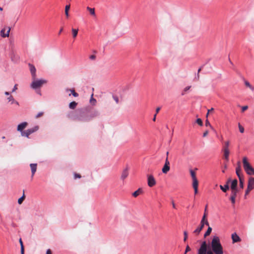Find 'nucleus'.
I'll use <instances>...</instances> for the list:
<instances>
[{
  "label": "nucleus",
  "mask_w": 254,
  "mask_h": 254,
  "mask_svg": "<svg viewBox=\"0 0 254 254\" xmlns=\"http://www.w3.org/2000/svg\"><path fill=\"white\" fill-rule=\"evenodd\" d=\"M211 251L213 254H223V247L218 236H214L211 243Z\"/></svg>",
  "instance_id": "obj_1"
},
{
  "label": "nucleus",
  "mask_w": 254,
  "mask_h": 254,
  "mask_svg": "<svg viewBox=\"0 0 254 254\" xmlns=\"http://www.w3.org/2000/svg\"><path fill=\"white\" fill-rule=\"evenodd\" d=\"M93 117V116H91L89 115L86 110L81 109L78 111L75 117V120L81 122H86L89 121Z\"/></svg>",
  "instance_id": "obj_2"
},
{
  "label": "nucleus",
  "mask_w": 254,
  "mask_h": 254,
  "mask_svg": "<svg viewBox=\"0 0 254 254\" xmlns=\"http://www.w3.org/2000/svg\"><path fill=\"white\" fill-rule=\"evenodd\" d=\"M243 164L245 171L249 175H254V168L248 161L247 158L244 157L243 158Z\"/></svg>",
  "instance_id": "obj_3"
},
{
  "label": "nucleus",
  "mask_w": 254,
  "mask_h": 254,
  "mask_svg": "<svg viewBox=\"0 0 254 254\" xmlns=\"http://www.w3.org/2000/svg\"><path fill=\"white\" fill-rule=\"evenodd\" d=\"M207 245L206 241H203L197 251V254H213L211 250H207Z\"/></svg>",
  "instance_id": "obj_4"
},
{
  "label": "nucleus",
  "mask_w": 254,
  "mask_h": 254,
  "mask_svg": "<svg viewBox=\"0 0 254 254\" xmlns=\"http://www.w3.org/2000/svg\"><path fill=\"white\" fill-rule=\"evenodd\" d=\"M33 81L31 84V87L33 89H36L40 87L43 84L47 83V80L45 79H33Z\"/></svg>",
  "instance_id": "obj_5"
},
{
  "label": "nucleus",
  "mask_w": 254,
  "mask_h": 254,
  "mask_svg": "<svg viewBox=\"0 0 254 254\" xmlns=\"http://www.w3.org/2000/svg\"><path fill=\"white\" fill-rule=\"evenodd\" d=\"M156 183V181L152 175L147 176V184L149 187H152L155 185Z\"/></svg>",
  "instance_id": "obj_6"
},
{
  "label": "nucleus",
  "mask_w": 254,
  "mask_h": 254,
  "mask_svg": "<svg viewBox=\"0 0 254 254\" xmlns=\"http://www.w3.org/2000/svg\"><path fill=\"white\" fill-rule=\"evenodd\" d=\"M10 29H11L9 27H7L1 29L0 31L1 36L3 38L8 37L9 35Z\"/></svg>",
  "instance_id": "obj_7"
},
{
  "label": "nucleus",
  "mask_w": 254,
  "mask_h": 254,
  "mask_svg": "<svg viewBox=\"0 0 254 254\" xmlns=\"http://www.w3.org/2000/svg\"><path fill=\"white\" fill-rule=\"evenodd\" d=\"M28 65H29V68H30V72H31V75H32V79H35V78H36V68L34 66V65L33 64H29Z\"/></svg>",
  "instance_id": "obj_8"
},
{
  "label": "nucleus",
  "mask_w": 254,
  "mask_h": 254,
  "mask_svg": "<svg viewBox=\"0 0 254 254\" xmlns=\"http://www.w3.org/2000/svg\"><path fill=\"white\" fill-rule=\"evenodd\" d=\"M247 188L252 190L254 188V178L251 177L249 178Z\"/></svg>",
  "instance_id": "obj_9"
},
{
  "label": "nucleus",
  "mask_w": 254,
  "mask_h": 254,
  "mask_svg": "<svg viewBox=\"0 0 254 254\" xmlns=\"http://www.w3.org/2000/svg\"><path fill=\"white\" fill-rule=\"evenodd\" d=\"M27 125V122H23L20 124H19L17 126V130L20 131L21 133L22 131H23V130L24 129Z\"/></svg>",
  "instance_id": "obj_10"
},
{
  "label": "nucleus",
  "mask_w": 254,
  "mask_h": 254,
  "mask_svg": "<svg viewBox=\"0 0 254 254\" xmlns=\"http://www.w3.org/2000/svg\"><path fill=\"white\" fill-rule=\"evenodd\" d=\"M206 216H207V214H206L205 213H204V214L203 215V217H202L201 222H200V225H203V227H204V225L209 226V223L206 218Z\"/></svg>",
  "instance_id": "obj_11"
},
{
  "label": "nucleus",
  "mask_w": 254,
  "mask_h": 254,
  "mask_svg": "<svg viewBox=\"0 0 254 254\" xmlns=\"http://www.w3.org/2000/svg\"><path fill=\"white\" fill-rule=\"evenodd\" d=\"M128 169L127 167L126 169H125L122 173L121 178L122 180H124L128 175Z\"/></svg>",
  "instance_id": "obj_12"
},
{
  "label": "nucleus",
  "mask_w": 254,
  "mask_h": 254,
  "mask_svg": "<svg viewBox=\"0 0 254 254\" xmlns=\"http://www.w3.org/2000/svg\"><path fill=\"white\" fill-rule=\"evenodd\" d=\"M198 181L196 179L192 180V187L194 190V193L196 194L198 192L197 188H198Z\"/></svg>",
  "instance_id": "obj_13"
},
{
  "label": "nucleus",
  "mask_w": 254,
  "mask_h": 254,
  "mask_svg": "<svg viewBox=\"0 0 254 254\" xmlns=\"http://www.w3.org/2000/svg\"><path fill=\"white\" fill-rule=\"evenodd\" d=\"M232 239L233 243L239 242L241 241L239 236L235 233L232 234Z\"/></svg>",
  "instance_id": "obj_14"
},
{
  "label": "nucleus",
  "mask_w": 254,
  "mask_h": 254,
  "mask_svg": "<svg viewBox=\"0 0 254 254\" xmlns=\"http://www.w3.org/2000/svg\"><path fill=\"white\" fill-rule=\"evenodd\" d=\"M237 185H238V181L236 179H234L231 182V190H234V189H238L237 188Z\"/></svg>",
  "instance_id": "obj_15"
},
{
  "label": "nucleus",
  "mask_w": 254,
  "mask_h": 254,
  "mask_svg": "<svg viewBox=\"0 0 254 254\" xmlns=\"http://www.w3.org/2000/svg\"><path fill=\"white\" fill-rule=\"evenodd\" d=\"M30 166L31 169L32 177H33L37 170V164H31Z\"/></svg>",
  "instance_id": "obj_16"
},
{
  "label": "nucleus",
  "mask_w": 254,
  "mask_h": 254,
  "mask_svg": "<svg viewBox=\"0 0 254 254\" xmlns=\"http://www.w3.org/2000/svg\"><path fill=\"white\" fill-rule=\"evenodd\" d=\"M8 102H11V104H15L17 105H19V103L17 101H15L12 95H9L7 98Z\"/></svg>",
  "instance_id": "obj_17"
},
{
  "label": "nucleus",
  "mask_w": 254,
  "mask_h": 254,
  "mask_svg": "<svg viewBox=\"0 0 254 254\" xmlns=\"http://www.w3.org/2000/svg\"><path fill=\"white\" fill-rule=\"evenodd\" d=\"M224 152V156L226 161L229 160V149H223Z\"/></svg>",
  "instance_id": "obj_18"
},
{
  "label": "nucleus",
  "mask_w": 254,
  "mask_h": 254,
  "mask_svg": "<svg viewBox=\"0 0 254 254\" xmlns=\"http://www.w3.org/2000/svg\"><path fill=\"white\" fill-rule=\"evenodd\" d=\"M170 170V166L164 165L162 169V172L164 174H167Z\"/></svg>",
  "instance_id": "obj_19"
},
{
  "label": "nucleus",
  "mask_w": 254,
  "mask_h": 254,
  "mask_svg": "<svg viewBox=\"0 0 254 254\" xmlns=\"http://www.w3.org/2000/svg\"><path fill=\"white\" fill-rule=\"evenodd\" d=\"M143 192L141 188H139L137 190L135 191L132 193V196L136 197Z\"/></svg>",
  "instance_id": "obj_20"
},
{
  "label": "nucleus",
  "mask_w": 254,
  "mask_h": 254,
  "mask_svg": "<svg viewBox=\"0 0 254 254\" xmlns=\"http://www.w3.org/2000/svg\"><path fill=\"white\" fill-rule=\"evenodd\" d=\"M220 189L223 191V192H226L229 189V185L227 184L225 185L224 186L220 185Z\"/></svg>",
  "instance_id": "obj_21"
},
{
  "label": "nucleus",
  "mask_w": 254,
  "mask_h": 254,
  "mask_svg": "<svg viewBox=\"0 0 254 254\" xmlns=\"http://www.w3.org/2000/svg\"><path fill=\"white\" fill-rule=\"evenodd\" d=\"M38 129H39V127L38 126H36L32 128L28 129V130L29 132H30V133L32 134V133L36 132V131H37L38 130Z\"/></svg>",
  "instance_id": "obj_22"
},
{
  "label": "nucleus",
  "mask_w": 254,
  "mask_h": 254,
  "mask_svg": "<svg viewBox=\"0 0 254 254\" xmlns=\"http://www.w3.org/2000/svg\"><path fill=\"white\" fill-rule=\"evenodd\" d=\"M203 225H200L199 226H198L193 232L194 233H195L196 234H198L201 232L202 229L203 228Z\"/></svg>",
  "instance_id": "obj_23"
},
{
  "label": "nucleus",
  "mask_w": 254,
  "mask_h": 254,
  "mask_svg": "<svg viewBox=\"0 0 254 254\" xmlns=\"http://www.w3.org/2000/svg\"><path fill=\"white\" fill-rule=\"evenodd\" d=\"M241 172V167L240 166H239L236 169V174H237V176L238 177V178L243 177V176L241 175V174H240Z\"/></svg>",
  "instance_id": "obj_24"
},
{
  "label": "nucleus",
  "mask_w": 254,
  "mask_h": 254,
  "mask_svg": "<svg viewBox=\"0 0 254 254\" xmlns=\"http://www.w3.org/2000/svg\"><path fill=\"white\" fill-rule=\"evenodd\" d=\"M77 105V103L75 101H72L70 102L69 104V107L71 109H74L76 106Z\"/></svg>",
  "instance_id": "obj_25"
},
{
  "label": "nucleus",
  "mask_w": 254,
  "mask_h": 254,
  "mask_svg": "<svg viewBox=\"0 0 254 254\" xmlns=\"http://www.w3.org/2000/svg\"><path fill=\"white\" fill-rule=\"evenodd\" d=\"M245 84L247 87H249L252 91H254V87L251 85L249 82H248V81H245Z\"/></svg>",
  "instance_id": "obj_26"
},
{
  "label": "nucleus",
  "mask_w": 254,
  "mask_h": 254,
  "mask_svg": "<svg viewBox=\"0 0 254 254\" xmlns=\"http://www.w3.org/2000/svg\"><path fill=\"white\" fill-rule=\"evenodd\" d=\"M238 192V189L231 190V196L236 197L237 194Z\"/></svg>",
  "instance_id": "obj_27"
},
{
  "label": "nucleus",
  "mask_w": 254,
  "mask_h": 254,
  "mask_svg": "<svg viewBox=\"0 0 254 254\" xmlns=\"http://www.w3.org/2000/svg\"><path fill=\"white\" fill-rule=\"evenodd\" d=\"M21 134L22 136H26L27 137H28L31 134L28 129L25 131H22Z\"/></svg>",
  "instance_id": "obj_28"
},
{
  "label": "nucleus",
  "mask_w": 254,
  "mask_h": 254,
  "mask_svg": "<svg viewBox=\"0 0 254 254\" xmlns=\"http://www.w3.org/2000/svg\"><path fill=\"white\" fill-rule=\"evenodd\" d=\"M71 31L72 33V36L74 38H75L77 35L78 29L72 28L71 29Z\"/></svg>",
  "instance_id": "obj_29"
},
{
  "label": "nucleus",
  "mask_w": 254,
  "mask_h": 254,
  "mask_svg": "<svg viewBox=\"0 0 254 254\" xmlns=\"http://www.w3.org/2000/svg\"><path fill=\"white\" fill-rule=\"evenodd\" d=\"M239 182H240V187L241 189H243L244 188V178L243 177L239 178Z\"/></svg>",
  "instance_id": "obj_30"
},
{
  "label": "nucleus",
  "mask_w": 254,
  "mask_h": 254,
  "mask_svg": "<svg viewBox=\"0 0 254 254\" xmlns=\"http://www.w3.org/2000/svg\"><path fill=\"white\" fill-rule=\"evenodd\" d=\"M70 9V5H66L65 7V14L67 18L69 16L68 10Z\"/></svg>",
  "instance_id": "obj_31"
},
{
  "label": "nucleus",
  "mask_w": 254,
  "mask_h": 254,
  "mask_svg": "<svg viewBox=\"0 0 254 254\" xmlns=\"http://www.w3.org/2000/svg\"><path fill=\"white\" fill-rule=\"evenodd\" d=\"M87 9L89 11L91 15H95V9L94 8L87 7Z\"/></svg>",
  "instance_id": "obj_32"
},
{
  "label": "nucleus",
  "mask_w": 254,
  "mask_h": 254,
  "mask_svg": "<svg viewBox=\"0 0 254 254\" xmlns=\"http://www.w3.org/2000/svg\"><path fill=\"white\" fill-rule=\"evenodd\" d=\"M211 231H212V228L209 226L207 229V230L206 231V232L205 233V234L204 235V237H206L207 236H209L210 235V234L211 233Z\"/></svg>",
  "instance_id": "obj_33"
},
{
  "label": "nucleus",
  "mask_w": 254,
  "mask_h": 254,
  "mask_svg": "<svg viewBox=\"0 0 254 254\" xmlns=\"http://www.w3.org/2000/svg\"><path fill=\"white\" fill-rule=\"evenodd\" d=\"M66 91H70L71 92V94H72V95L75 97H78V94L76 92H75L74 90L73 89H66Z\"/></svg>",
  "instance_id": "obj_34"
},
{
  "label": "nucleus",
  "mask_w": 254,
  "mask_h": 254,
  "mask_svg": "<svg viewBox=\"0 0 254 254\" xmlns=\"http://www.w3.org/2000/svg\"><path fill=\"white\" fill-rule=\"evenodd\" d=\"M19 243L20 244V252L24 253V246H23V242H22L21 238L19 239Z\"/></svg>",
  "instance_id": "obj_35"
},
{
  "label": "nucleus",
  "mask_w": 254,
  "mask_h": 254,
  "mask_svg": "<svg viewBox=\"0 0 254 254\" xmlns=\"http://www.w3.org/2000/svg\"><path fill=\"white\" fill-rule=\"evenodd\" d=\"M190 175L191 176V178H192V179L193 180V179H196V177L195 176V172L192 170H190Z\"/></svg>",
  "instance_id": "obj_36"
},
{
  "label": "nucleus",
  "mask_w": 254,
  "mask_h": 254,
  "mask_svg": "<svg viewBox=\"0 0 254 254\" xmlns=\"http://www.w3.org/2000/svg\"><path fill=\"white\" fill-rule=\"evenodd\" d=\"M229 141H227L225 142V145L223 146V149H229Z\"/></svg>",
  "instance_id": "obj_37"
},
{
  "label": "nucleus",
  "mask_w": 254,
  "mask_h": 254,
  "mask_svg": "<svg viewBox=\"0 0 254 254\" xmlns=\"http://www.w3.org/2000/svg\"><path fill=\"white\" fill-rule=\"evenodd\" d=\"M93 94H92L91 95V97L90 102L91 104H92L93 105H95V103H96V100L93 97Z\"/></svg>",
  "instance_id": "obj_38"
},
{
  "label": "nucleus",
  "mask_w": 254,
  "mask_h": 254,
  "mask_svg": "<svg viewBox=\"0 0 254 254\" xmlns=\"http://www.w3.org/2000/svg\"><path fill=\"white\" fill-rule=\"evenodd\" d=\"M238 127L240 132L241 133H243L244 132V128L241 125L240 123L238 124Z\"/></svg>",
  "instance_id": "obj_39"
},
{
  "label": "nucleus",
  "mask_w": 254,
  "mask_h": 254,
  "mask_svg": "<svg viewBox=\"0 0 254 254\" xmlns=\"http://www.w3.org/2000/svg\"><path fill=\"white\" fill-rule=\"evenodd\" d=\"M196 123L198 125H199L200 126H202L203 125V122L201 120V119H197L196 120Z\"/></svg>",
  "instance_id": "obj_40"
},
{
  "label": "nucleus",
  "mask_w": 254,
  "mask_h": 254,
  "mask_svg": "<svg viewBox=\"0 0 254 254\" xmlns=\"http://www.w3.org/2000/svg\"><path fill=\"white\" fill-rule=\"evenodd\" d=\"M24 198H25V195H24V194L23 193V195L18 199V203L19 204H21L22 202V201H23Z\"/></svg>",
  "instance_id": "obj_41"
},
{
  "label": "nucleus",
  "mask_w": 254,
  "mask_h": 254,
  "mask_svg": "<svg viewBox=\"0 0 254 254\" xmlns=\"http://www.w3.org/2000/svg\"><path fill=\"white\" fill-rule=\"evenodd\" d=\"M205 126L207 127L209 126L211 128L213 129V127H212L208 120H206L205 121Z\"/></svg>",
  "instance_id": "obj_42"
},
{
  "label": "nucleus",
  "mask_w": 254,
  "mask_h": 254,
  "mask_svg": "<svg viewBox=\"0 0 254 254\" xmlns=\"http://www.w3.org/2000/svg\"><path fill=\"white\" fill-rule=\"evenodd\" d=\"M235 199L236 197H235L230 196V199L233 204H234L235 203Z\"/></svg>",
  "instance_id": "obj_43"
},
{
  "label": "nucleus",
  "mask_w": 254,
  "mask_h": 254,
  "mask_svg": "<svg viewBox=\"0 0 254 254\" xmlns=\"http://www.w3.org/2000/svg\"><path fill=\"white\" fill-rule=\"evenodd\" d=\"M170 162H169V161L168 160V158L167 157H166V159H165V162L164 165L170 166Z\"/></svg>",
  "instance_id": "obj_44"
},
{
  "label": "nucleus",
  "mask_w": 254,
  "mask_h": 254,
  "mask_svg": "<svg viewBox=\"0 0 254 254\" xmlns=\"http://www.w3.org/2000/svg\"><path fill=\"white\" fill-rule=\"evenodd\" d=\"M184 241H186L188 238V233H187V231L184 232Z\"/></svg>",
  "instance_id": "obj_45"
},
{
  "label": "nucleus",
  "mask_w": 254,
  "mask_h": 254,
  "mask_svg": "<svg viewBox=\"0 0 254 254\" xmlns=\"http://www.w3.org/2000/svg\"><path fill=\"white\" fill-rule=\"evenodd\" d=\"M43 112H39L36 116V118H38L40 117H41L42 116H43Z\"/></svg>",
  "instance_id": "obj_46"
},
{
  "label": "nucleus",
  "mask_w": 254,
  "mask_h": 254,
  "mask_svg": "<svg viewBox=\"0 0 254 254\" xmlns=\"http://www.w3.org/2000/svg\"><path fill=\"white\" fill-rule=\"evenodd\" d=\"M248 109V106H244L242 107V111L243 112Z\"/></svg>",
  "instance_id": "obj_47"
},
{
  "label": "nucleus",
  "mask_w": 254,
  "mask_h": 254,
  "mask_svg": "<svg viewBox=\"0 0 254 254\" xmlns=\"http://www.w3.org/2000/svg\"><path fill=\"white\" fill-rule=\"evenodd\" d=\"M113 99L116 101V103H119V98H118V97L117 96H113Z\"/></svg>",
  "instance_id": "obj_48"
},
{
  "label": "nucleus",
  "mask_w": 254,
  "mask_h": 254,
  "mask_svg": "<svg viewBox=\"0 0 254 254\" xmlns=\"http://www.w3.org/2000/svg\"><path fill=\"white\" fill-rule=\"evenodd\" d=\"M190 250L191 249H190V247L188 245H187L186 247V250H185L186 253H188V252H190Z\"/></svg>",
  "instance_id": "obj_49"
},
{
  "label": "nucleus",
  "mask_w": 254,
  "mask_h": 254,
  "mask_svg": "<svg viewBox=\"0 0 254 254\" xmlns=\"http://www.w3.org/2000/svg\"><path fill=\"white\" fill-rule=\"evenodd\" d=\"M200 70H201V68H200L198 69L197 77H195L197 79V80L199 79V72L200 71Z\"/></svg>",
  "instance_id": "obj_50"
},
{
  "label": "nucleus",
  "mask_w": 254,
  "mask_h": 254,
  "mask_svg": "<svg viewBox=\"0 0 254 254\" xmlns=\"http://www.w3.org/2000/svg\"><path fill=\"white\" fill-rule=\"evenodd\" d=\"M190 87H191V86H188L184 88V91H185V92L187 91L188 90H189L190 88Z\"/></svg>",
  "instance_id": "obj_51"
},
{
  "label": "nucleus",
  "mask_w": 254,
  "mask_h": 254,
  "mask_svg": "<svg viewBox=\"0 0 254 254\" xmlns=\"http://www.w3.org/2000/svg\"><path fill=\"white\" fill-rule=\"evenodd\" d=\"M80 178H81V176L79 174H74V178L75 179Z\"/></svg>",
  "instance_id": "obj_52"
},
{
  "label": "nucleus",
  "mask_w": 254,
  "mask_h": 254,
  "mask_svg": "<svg viewBox=\"0 0 254 254\" xmlns=\"http://www.w3.org/2000/svg\"><path fill=\"white\" fill-rule=\"evenodd\" d=\"M249 190L248 189V188H247V190H246V192H245V196L247 195V194H249V192L251 190Z\"/></svg>",
  "instance_id": "obj_53"
},
{
  "label": "nucleus",
  "mask_w": 254,
  "mask_h": 254,
  "mask_svg": "<svg viewBox=\"0 0 254 254\" xmlns=\"http://www.w3.org/2000/svg\"><path fill=\"white\" fill-rule=\"evenodd\" d=\"M208 133V130H206L203 134V137H205L207 135Z\"/></svg>",
  "instance_id": "obj_54"
},
{
  "label": "nucleus",
  "mask_w": 254,
  "mask_h": 254,
  "mask_svg": "<svg viewBox=\"0 0 254 254\" xmlns=\"http://www.w3.org/2000/svg\"><path fill=\"white\" fill-rule=\"evenodd\" d=\"M46 254H52L51 250H50V249L47 250L46 251Z\"/></svg>",
  "instance_id": "obj_55"
},
{
  "label": "nucleus",
  "mask_w": 254,
  "mask_h": 254,
  "mask_svg": "<svg viewBox=\"0 0 254 254\" xmlns=\"http://www.w3.org/2000/svg\"><path fill=\"white\" fill-rule=\"evenodd\" d=\"M96 57L94 55H91L90 56V59L91 60H94L95 59Z\"/></svg>",
  "instance_id": "obj_56"
},
{
  "label": "nucleus",
  "mask_w": 254,
  "mask_h": 254,
  "mask_svg": "<svg viewBox=\"0 0 254 254\" xmlns=\"http://www.w3.org/2000/svg\"><path fill=\"white\" fill-rule=\"evenodd\" d=\"M16 89H17V86H16V85H15V86H14V87L12 90V92H14Z\"/></svg>",
  "instance_id": "obj_57"
},
{
  "label": "nucleus",
  "mask_w": 254,
  "mask_h": 254,
  "mask_svg": "<svg viewBox=\"0 0 254 254\" xmlns=\"http://www.w3.org/2000/svg\"><path fill=\"white\" fill-rule=\"evenodd\" d=\"M160 110V107H158L156 108V114L159 112Z\"/></svg>",
  "instance_id": "obj_58"
},
{
  "label": "nucleus",
  "mask_w": 254,
  "mask_h": 254,
  "mask_svg": "<svg viewBox=\"0 0 254 254\" xmlns=\"http://www.w3.org/2000/svg\"><path fill=\"white\" fill-rule=\"evenodd\" d=\"M214 110V109L213 108H211L210 109L208 110V112L210 113L211 112H212Z\"/></svg>",
  "instance_id": "obj_59"
},
{
  "label": "nucleus",
  "mask_w": 254,
  "mask_h": 254,
  "mask_svg": "<svg viewBox=\"0 0 254 254\" xmlns=\"http://www.w3.org/2000/svg\"><path fill=\"white\" fill-rule=\"evenodd\" d=\"M230 182H231V179H229L227 180V182H226V184H227V185H229V183Z\"/></svg>",
  "instance_id": "obj_60"
},
{
  "label": "nucleus",
  "mask_w": 254,
  "mask_h": 254,
  "mask_svg": "<svg viewBox=\"0 0 254 254\" xmlns=\"http://www.w3.org/2000/svg\"><path fill=\"white\" fill-rule=\"evenodd\" d=\"M156 115H157V114H155L154 115V116L153 118V121L154 122H155V120H156Z\"/></svg>",
  "instance_id": "obj_61"
},
{
  "label": "nucleus",
  "mask_w": 254,
  "mask_h": 254,
  "mask_svg": "<svg viewBox=\"0 0 254 254\" xmlns=\"http://www.w3.org/2000/svg\"><path fill=\"white\" fill-rule=\"evenodd\" d=\"M172 206L174 208H176V205H175V204L174 203V201H172Z\"/></svg>",
  "instance_id": "obj_62"
},
{
  "label": "nucleus",
  "mask_w": 254,
  "mask_h": 254,
  "mask_svg": "<svg viewBox=\"0 0 254 254\" xmlns=\"http://www.w3.org/2000/svg\"><path fill=\"white\" fill-rule=\"evenodd\" d=\"M4 94H5V95H7V96H8V95H10V93H9L8 92L6 91V92H5Z\"/></svg>",
  "instance_id": "obj_63"
},
{
  "label": "nucleus",
  "mask_w": 254,
  "mask_h": 254,
  "mask_svg": "<svg viewBox=\"0 0 254 254\" xmlns=\"http://www.w3.org/2000/svg\"><path fill=\"white\" fill-rule=\"evenodd\" d=\"M207 207V205H206L205 206V210H204V213H205L206 214H207L206 213Z\"/></svg>",
  "instance_id": "obj_64"
}]
</instances>
